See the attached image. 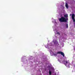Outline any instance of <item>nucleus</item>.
I'll list each match as a JSON object with an SVG mask.
<instances>
[{"instance_id":"5","label":"nucleus","mask_w":75,"mask_h":75,"mask_svg":"<svg viewBox=\"0 0 75 75\" xmlns=\"http://www.w3.org/2000/svg\"><path fill=\"white\" fill-rule=\"evenodd\" d=\"M72 19H73L74 18H75V14H73L72 15Z\"/></svg>"},{"instance_id":"7","label":"nucleus","mask_w":75,"mask_h":75,"mask_svg":"<svg viewBox=\"0 0 75 75\" xmlns=\"http://www.w3.org/2000/svg\"><path fill=\"white\" fill-rule=\"evenodd\" d=\"M49 75H51V72L50 70H49Z\"/></svg>"},{"instance_id":"10","label":"nucleus","mask_w":75,"mask_h":75,"mask_svg":"<svg viewBox=\"0 0 75 75\" xmlns=\"http://www.w3.org/2000/svg\"><path fill=\"white\" fill-rule=\"evenodd\" d=\"M57 34H59V35H60V33H59V32H57Z\"/></svg>"},{"instance_id":"4","label":"nucleus","mask_w":75,"mask_h":75,"mask_svg":"<svg viewBox=\"0 0 75 75\" xmlns=\"http://www.w3.org/2000/svg\"><path fill=\"white\" fill-rule=\"evenodd\" d=\"M65 6L67 8H68V4H67V3H66Z\"/></svg>"},{"instance_id":"9","label":"nucleus","mask_w":75,"mask_h":75,"mask_svg":"<svg viewBox=\"0 0 75 75\" xmlns=\"http://www.w3.org/2000/svg\"><path fill=\"white\" fill-rule=\"evenodd\" d=\"M73 21V22H75V18L74 19H72Z\"/></svg>"},{"instance_id":"6","label":"nucleus","mask_w":75,"mask_h":75,"mask_svg":"<svg viewBox=\"0 0 75 75\" xmlns=\"http://www.w3.org/2000/svg\"><path fill=\"white\" fill-rule=\"evenodd\" d=\"M64 17H68V14H66V15H64Z\"/></svg>"},{"instance_id":"2","label":"nucleus","mask_w":75,"mask_h":75,"mask_svg":"<svg viewBox=\"0 0 75 75\" xmlns=\"http://www.w3.org/2000/svg\"><path fill=\"white\" fill-rule=\"evenodd\" d=\"M57 54H61V55H62L63 57H64L65 55V54H64V53H63V52H61V51L58 52L57 53L54 54V56H57Z\"/></svg>"},{"instance_id":"12","label":"nucleus","mask_w":75,"mask_h":75,"mask_svg":"<svg viewBox=\"0 0 75 75\" xmlns=\"http://www.w3.org/2000/svg\"><path fill=\"white\" fill-rule=\"evenodd\" d=\"M54 44H56V43H55V42H54Z\"/></svg>"},{"instance_id":"3","label":"nucleus","mask_w":75,"mask_h":75,"mask_svg":"<svg viewBox=\"0 0 75 75\" xmlns=\"http://www.w3.org/2000/svg\"><path fill=\"white\" fill-rule=\"evenodd\" d=\"M64 65H66V66H68V65H68V61H64Z\"/></svg>"},{"instance_id":"8","label":"nucleus","mask_w":75,"mask_h":75,"mask_svg":"<svg viewBox=\"0 0 75 75\" xmlns=\"http://www.w3.org/2000/svg\"><path fill=\"white\" fill-rule=\"evenodd\" d=\"M66 27H67V28H68V23H67L66 24Z\"/></svg>"},{"instance_id":"11","label":"nucleus","mask_w":75,"mask_h":75,"mask_svg":"<svg viewBox=\"0 0 75 75\" xmlns=\"http://www.w3.org/2000/svg\"><path fill=\"white\" fill-rule=\"evenodd\" d=\"M56 43H57V44H58V41H56Z\"/></svg>"},{"instance_id":"1","label":"nucleus","mask_w":75,"mask_h":75,"mask_svg":"<svg viewBox=\"0 0 75 75\" xmlns=\"http://www.w3.org/2000/svg\"><path fill=\"white\" fill-rule=\"evenodd\" d=\"M67 19L65 18L64 17H62L61 18H59V20L60 22L61 23H65V22H67Z\"/></svg>"}]
</instances>
